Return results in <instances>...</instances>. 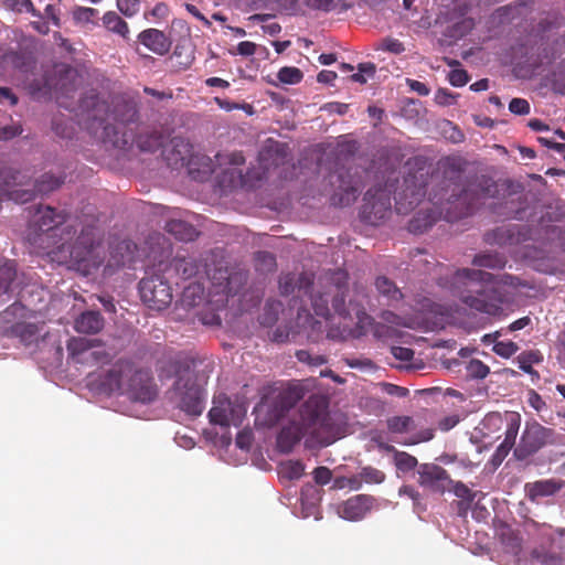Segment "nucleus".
<instances>
[{
  "instance_id": "0eeeda50",
  "label": "nucleus",
  "mask_w": 565,
  "mask_h": 565,
  "mask_svg": "<svg viewBox=\"0 0 565 565\" xmlns=\"http://www.w3.org/2000/svg\"><path fill=\"white\" fill-rule=\"evenodd\" d=\"M386 428L392 440L404 446H413L429 441L434 437V430L430 428L414 433L417 428L415 419L411 416H392L386 419Z\"/></svg>"
},
{
  "instance_id": "f257e3e1",
  "label": "nucleus",
  "mask_w": 565,
  "mask_h": 565,
  "mask_svg": "<svg viewBox=\"0 0 565 565\" xmlns=\"http://www.w3.org/2000/svg\"><path fill=\"white\" fill-rule=\"evenodd\" d=\"M302 438L308 448L328 446L337 439L324 407L318 398H309L302 405L299 419L281 430L278 445L284 451H289Z\"/></svg>"
},
{
  "instance_id": "ddd939ff",
  "label": "nucleus",
  "mask_w": 565,
  "mask_h": 565,
  "mask_svg": "<svg viewBox=\"0 0 565 565\" xmlns=\"http://www.w3.org/2000/svg\"><path fill=\"white\" fill-rule=\"evenodd\" d=\"M450 482L447 471L441 467L433 463H424L419 467L418 483L422 487L433 492L443 493L447 483Z\"/></svg>"
},
{
  "instance_id": "13d9d810",
  "label": "nucleus",
  "mask_w": 565,
  "mask_h": 565,
  "mask_svg": "<svg viewBox=\"0 0 565 565\" xmlns=\"http://www.w3.org/2000/svg\"><path fill=\"white\" fill-rule=\"evenodd\" d=\"M317 78L319 83L331 84L337 78V74L332 71H321Z\"/></svg>"
},
{
  "instance_id": "4be33fe9",
  "label": "nucleus",
  "mask_w": 565,
  "mask_h": 565,
  "mask_svg": "<svg viewBox=\"0 0 565 565\" xmlns=\"http://www.w3.org/2000/svg\"><path fill=\"white\" fill-rule=\"evenodd\" d=\"M406 189L403 192L405 199H409L408 204L413 206L419 202L420 196L423 195V181L418 180L416 175L411 178H406L404 181Z\"/></svg>"
},
{
  "instance_id": "a878e982",
  "label": "nucleus",
  "mask_w": 565,
  "mask_h": 565,
  "mask_svg": "<svg viewBox=\"0 0 565 565\" xmlns=\"http://www.w3.org/2000/svg\"><path fill=\"white\" fill-rule=\"evenodd\" d=\"M63 183V179L51 172H45L38 180V193H50L58 189Z\"/></svg>"
},
{
  "instance_id": "473e14b6",
  "label": "nucleus",
  "mask_w": 565,
  "mask_h": 565,
  "mask_svg": "<svg viewBox=\"0 0 565 565\" xmlns=\"http://www.w3.org/2000/svg\"><path fill=\"white\" fill-rule=\"evenodd\" d=\"M541 355L539 352H527L522 353L518 356L519 366L526 373H532V364L539 363L541 361Z\"/></svg>"
},
{
  "instance_id": "338daca9",
  "label": "nucleus",
  "mask_w": 565,
  "mask_h": 565,
  "mask_svg": "<svg viewBox=\"0 0 565 565\" xmlns=\"http://www.w3.org/2000/svg\"><path fill=\"white\" fill-rule=\"evenodd\" d=\"M529 323H530V318L523 317V318L518 319L516 321L512 322L510 326V329L512 331H518V330L525 328Z\"/></svg>"
},
{
  "instance_id": "7c9ffc66",
  "label": "nucleus",
  "mask_w": 565,
  "mask_h": 565,
  "mask_svg": "<svg viewBox=\"0 0 565 565\" xmlns=\"http://www.w3.org/2000/svg\"><path fill=\"white\" fill-rule=\"evenodd\" d=\"M332 488L335 490L350 489L359 490L361 488V479L359 476L353 477H339L333 480Z\"/></svg>"
},
{
  "instance_id": "1a4fd4ad",
  "label": "nucleus",
  "mask_w": 565,
  "mask_h": 565,
  "mask_svg": "<svg viewBox=\"0 0 565 565\" xmlns=\"http://www.w3.org/2000/svg\"><path fill=\"white\" fill-rule=\"evenodd\" d=\"M142 301L151 309H166L172 301V290L160 276L143 278L139 284Z\"/></svg>"
},
{
  "instance_id": "4d7b16f0",
  "label": "nucleus",
  "mask_w": 565,
  "mask_h": 565,
  "mask_svg": "<svg viewBox=\"0 0 565 565\" xmlns=\"http://www.w3.org/2000/svg\"><path fill=\"white\" fill-rule=\"evenodd\" d=\"M454 492L457 497L462 498V499H470V497H471L470 489L462 482L455 483Z\"/></svg>"
},
{
  "instance_id": "774afa93",
  "label": "nucleus",
  "mask_w": 565,
  "mask_h": 565,
  "mask_svg": "<svg viewBox=\"0 0 565 565\" xmlns=\"http://www.w3.org/2000/svg\"><path fill=\"white\" fill-rule=\"evenodd\" d=\"M399 494L403 495H407L411 499H413L414 501L417 500L418 498V493L411 487H407V486H404L399 489Z\"/></svg>"
},
{
  "instance_id": "e2e57ef3",
  "label": "nucleus",
  "mask_w": 565,
  "mask_h": 565,
  "mask_svg": "<svg viewBox=\"0 0 565 565\" xmlns=\"http://www.w3.org/2000/svg\"><path fill=\"white\" fill-rule=\"evenodd\" d=\"M409 86L413 90L417 92L419 95L425 96V95L429 94V89L426 87V85L418 81H412L409 83Z\"/></svg>"
},
{
  "instance_id": "4468645a",
  "label": "nucleus",
  "mask_w": 565,
  "mask_h": 565,
  "mask_svg": "<svg viewBox=\"0 0 565 565\" xmlns=\"http://www.w3.org/2000/svg\"><path fill=\"white\" fill-rule=\"evenodd\" d=\"M373 498L365 494L354 495L338 504L337 514L348 521L363 519L372 509Z\"/></svg>"
},
{
  "instance_id": "37998d69",
  "label": "nucleus",
  "mask_w": 565,
  "mask_h": 565,
  "mask_svg": "<svg viewBox=\"0 0 565 565\" xmlns=\"http://www.w3.org/2000/svg\"><path fill=\"white\" fill-rule=\"evenodd\" d=\"M460 419L461 418L458 414L445 416L443 419L439 420L438 427L444 431H448L451 428H454L460 422Z\"/></svg>"
},
{
  "instance_id": "de8ad7c7",
  "label": "nucleus",
  "mask_w": 565,
  "mask_h": 565,
  "mask_svg": "<svg viewBox=\"0 0 565 565\" xmlns=\"http://www.w3.org/2000/svg\"><path fill=\"white\" fill-rule=\"evenodd\" d=\"M393 355L401 361H411L414 356V351L408 348L402 347H393L392 348Z\"/></svg>"
},
{
  "instance_id": "0e129e2a",
  "label": "nucleus",
  "mask_w": 565,
  "mask_h": 565,
  "mask_svg": "<svg viewBox=\"0 0 565 565\" xmlns=\"http://www.w3.org/2000/svg\"><path fill=\"white\" fill-rule=\"evenodd\" d=\"M188 12H190L198 20L203 21L206 25H210L209 20L198 10V8L193 4H185Z\"/></svg>"
},
{
  "instance_id": "7ed1b4c3",
  "label": "nucleus",
  "mask_w": 565,
  "mask_h": 565,
  "mask_svg": "<svg viewBox=\"0 0 565 565\" xmlns=\"http://www.w3.org/2000/svg\"><path fill=\"white\" fill-rule=\"evenodd\" d=\"M481 425L484 435L503 431L504 439L498 446L492 457V462L499 466L515 445L521 426V416L514 412H507L504 414L490 413L484 417Z\"/></svg>"
},
{
  "instance_id": "49530a36",
  "label": "nucleus",
  "mask_w": 565,
  "mask_h": 565,
  "mask_svg": "<svg viewBox=\"0 0 565 565\" xmlns=\"http://www.w3.org/2000/svg\"><path fill=\"white\" fill-rule=\"evenodd\" d=\"M41 18L47 19L49 23L53 24L54 26H57L60 22L57 8L53 4H47L44 10V14Z\"/></svg>"
},
{
  "instance_id": "393cba45",
  "label": "nucleus",
  "mask_w": 565,
  "mask_h": 565,
  "mask_svg": "<svg viewBox=\"0 0 565 565\" xmlns=\"http://www.w3.org/2000/svg\"><path fill=\"white\" fill-rule=\"evenodd\" d=\"M17 275L15 265L13 262H8L0 266V296L10 290Z\"/></svg>"
},
{
  "instance_id": "c9c22d12",
  "label": "nucleus",
  "mask_w": 565,
  "mask_h": 565,
  "mask_svg": "<svg viewBox=\"0 0 565 565\" xmlns=\"http://www.w3.org/2000/svg\"><path fill=\"white\" fill-rule=\"evenodd\" d=\"M493 351L503 358H510L518 351V345L511 341H500L493 345Z\"/></svg>"
},
{
  "instance_id": "6ab92c4d",
  "label": "nucleus",
  "mask_w": 565,
  "mask_h": 565,
  "mask_svg": "<svg viewBox=\"0 0 565 565\" xmlns=\"http://www.w3.org/2000/svg\"><path fill=\"white\" fill-rule=\"evenodd\" d=\"M79 333H98L104 328V319L97 311L83 312L74 323Z\"/></svg>"
},
{
  "instance_id": "e433bc0d",
  "label": "nucleus",
  "mask_w": 565,
  "mask_h": 565,
  "mask_svg": "<svg viewBox=\"0 0 565 565\" xmlns=\"http://www.w3.org/2000/svg\"><path fill=\"white\" fill-rule=\"evenodd\" d=\"M97 11L93 8L78 7L73 11V18L78 23H88Z\"/></svg>"
},
{
  "instance_id": "f8f14e48",
  "label": "nucleus",
  "mask_w": 565,
  "mask_h": 565,
  "mask_svg": "<svg viewBox=\"0 0 565 565\" xmlns=\"http://www.w3.org/2000/svg\"><path fill=\"white\" fill-rule=\"evenodd\" d=\"M7 195L15 203H28L35 196V181L20 171L11 173L7 181Z\"/></svg>"
},
{
  "instance_id": "423d86ee",
  "label": "nucleus",
  "mask_w": 565,
  "mask_h": 565,
  "mask_svg": "<svg viewBox=\"0 0 565 565\" xmlns=\"http://www.w3.org/2000/svg\"><path fill=\"white\" fill-rule=\"evenodd\" d=\"M66 246L63 244L62 249ZM70 258L84 271H89L90 268L97 267L100 264V256L98 252V239L96 231L88 227L82 231L74 245L68 246Z\"/></svg>"
},
{
  "instance_id": "aec40b11",
  "label": "nucleus",
  "mask_w": 565,
  "mask_h": 565,
  "mask_svg": "<svg viewBox=\"0 0 565 565\" xmlns=\"http://www.w3.org/2000/svg\"><path fill=\"white\" fill-rule=\"evenodd\" d=\"M63 216L50 206H38V230L50 231L61 224Z\"/></svg>"
},
{
  "instance_id": "cd10ccee",
  "label": "nucleus",
  "mask_w": 565,
  "mask_h": 565,
  "mask_svg": "<svg viewBox=\"0 0 565 565\" xmlns=\"http://www.w3.org/2000/svg\"><path fill=\"white\" fill-rule=\"evenodd\" d=\"M302 72L292 66H286L279 70L277 77L278 79L288 85L298 84L302 79Z\"/></svg>"
},
{
  "instance_id": "3c124183",
  "label": "nucleus",
  "mask_w": 565,
  "mask_h": 565,
  "mask_svg": "<svg viewBox=\"0 0 565 565\" xmlns=\"http://www.w3.org/2000/svg\"><path fill=\"white\" fill-rule=\"evenodd\" d=\"M236 445L241 449H248L252 445V433L241 431L236 437Z\"/></svg>"
},
{
  "instance_id": "f3484780",
  "label": "nucleus",
  "mask_w": 565,
  "mask_h": 565,
  "mask_svg": "<svg viewBox=\"0 0 565 565\" xmlns=\"http://www.w3.org/2000/svg\"><path fill=\"white\" fill-rule=\"evenodd\" d=\"M565 487V481L545 479L526 483L525 494L532 502H540L543 498L552 497Z\"/></svg>"
},
{
  "instance_id": "9d476101",
  "label": "nucleus",
  "mask_w": 565,
  "mask_h": 565,
  "mask_svg": "<svg viewBox=\"0 0 565 565\" xmlns=\"http://www.w3.org/2000/svg\"><path fill=\"white\" fill-rule=\"evenodd\" d=\"M360 321L363 326L369 324L374 337L381 340L398 338L401 335V328H414L411 319L401 318L391 311L383 312L381 321L375 323L367 316L363 317Z\"/></svg>"
},
{
  "instance_id": "bb28decb",
  "label": "nucleus",
  "mask_w": 565,
  "mask_h": 565,
  "mask_svg": "<svg viewBox=\"0 0 565 565\" xmlns=\"http://www.w3.org/2000/svg\"><path fill=\"white\" fill-rule=\"evenodd\" d=\"M393 460L396 468L403 472L413 470L418 463L414 456L399 450L395 451Z\"/></svg>"
},
{
  "instance_id": "2eb2a0df",
  "label": "nucleus",
  "mask_w": 565,
  "mask_h": 565,
  "mask_svg": "<svg viewBox=\"0 0 565 565\" xmlns=\"http://www.w3.org/2000/svg\"><path fill=\"white\" fill-rule=\"evenodd\" d=\"M551 436V430L533 423L527 424L520 440V447L529 455L540 449Z\"/></svg>"
},
{
  "instance_id": "58836bf2",
  "label": "nucleus",
  "mask_w": 565,
  "mask_h": 565,
  "mask_svg": "<svg viewBox=\"0 0 565 565\" xmlns=\"http://www.w3.org/2000/svg\"><path fill=\"white\" fill-rule=\"evenodd\" d=\"M509 110L515 115H527L530 104L523 98H513L509 104Z\"/></svg>"
},
{
  "instance_id": "2f4dec72",
  "label": "nucleus",
  "mask_w": 565,
  "mask_h": 565,
  "mask_svg": "<svg viewBox=\"0 0 565 565\" xmlns=\"http://www.w3.org/2000/svg\"><path fill=\"white\" fill-rule=\"evenodd\" d=\"M466 369L467 375L473 379H484L489 373V367L479 360H471Z\"/></svg>"
},
{
  "instance_id": "dca6fc26",
  "label": "nucleus",
  "mask_w": 565,
  "mask_h": 565,
  "mask_svg": "<svg viewBox=\"0 0 565 565\" xmlns=\"http://www.w3.org/2000/svg\"><path fill=\"white\" fill-rule=\"evenodd\" d=\"M81 84L82 78L75 70L70 67L64 68L63 75L58 79L55 90L58 104L66 108L70 107L65 99L68 97H74V94Z\"/></svg>"
},
{
  "instance_id": "72a5a7b5",
  "label": "nucleus",
  "mask_w": 565,
  "mask_h": 565,
  "mask_svg": "<svg viewBox=\"0 0 565 565\" xmlns=\"http://www.w3.org/2000/svg\"><path fill=\"white\" fill-rule=\"evenodd\" d=\"M377 50L387 51L393 54H401L405 47L403 43L396 39L386 38L383 39L376 46Z\"/></svg>"
},
{
  "instance_id": "ea45409f",
  "label": "nucleus",
  "mask_w": 565,
  "mask_h": 565,
  "mask_svg": "<svg viewBox=\"0 0 565 565\" xmlns=\"http://www.w3.org/2000/svg\"><path fill=\"white\" fill-rule=\"evenodd\" d=\"M6 6L17 12H33L31 0H6Z\"/></svg>"
},
{
  "instance_id": "69168bd1",
  "label": "nucleus",
  "mask_w": 565,
  "mask_h": 565,
  "mask_svg": "<svg viewBox=\"0 0 565 565\" xmlns=\"http://www.w3.org/2000/svg\"><path fill=\"white\" fill-rule=\"evenodd\" d=\"M206 84L212 87H222V88H226L230 85L228 82H226L225 79H222L220 77L207 78Z\"/></svg>"
},
{
  "instance_id": "603ef678",
  "label": "nucleus",
  "mask_w": 565,
  "mask_h": 565,
  "mask_svg": "<svg viewBox=\"0 0 565 565\" xmlns=\"http://www.w3.org/2000/svg\"><path fill=\"white\" fill-rule=\"evenodd\" d=\"M119 372L120 370H117V367L110 370L109 380L106 382L110 390L120 388L121 380L119 377Z\"/></svg>"
},
{
  "instance_id": "864d4df0",
  "label": "nucleus",
  "mask_w": 565,
  "mask_h": 565,
  "mask_svg": "<svg viewBox=\"0 0 565 565\" xmlns=\"http://www.w3.org/2000/svg\"><path fill=\"white\" fill-rule=\"evenodd\" d=\"M21 132H22V129L20 127H12V126L3 127L0 129V139L8 140V139H11V138L20 135Z\"/></svg>"
},
{
  "instance_id": "79ce46f5",
  "label": "nucleus",
  "mask_w": 565,
  "mask_h": 565,
  "mask_svg": "<svg viewBox=\"0 0 565 565\" xmlns=\"http://www.w3.org/2000/svg\"><path fill=\"white\" fill-rule=\"evenodd\" d=\"M449 82L451 83V85L457 87L463 86L468 82L467 73L463 70L459 68L452 70L449 73Z\"/></svg>"
},
{
  "instance_id": "b1692460",
  "label": "nucleus",
  "mask_w": 565,
  "mask_h": 565,
  "mask_svg": "<svg viewBox=\"0 0 565 565\" xmlns=\"http://www.w3.org/2000/svg\"><path fill=\"white\" fill-rule=\"evenodd\" d=\"M305 466L298 460H287L279 465V475L288 480H296L302 477Z\"/></svg>"
},
{
  "instance_id": "8fccbe9b",
  "label": "nucleus",
  "mask_w": 565,
  "mask_h": 565,
  "mask_svg": "<svg viewBox=\"0 0 565 565\" xmlns=\"http://www.w3.org/2000/svg\"><path fill=\"white\" fill-rule=\"evenodd\" d=\"M256 52V44L249 41H243L237 45V53L243 56H250Z\"/></svg>"
},
{
  "instance_id": "9b49d317",
  "label": "nucleus",
  "mask_w": 565,
  "mask_h": 565,
  "mask_svg": "<svg viewBox=\"0 0 565 565\" xmlns=\"http://www.w3.org/2000/svg\"><path fill=\"white\" fill-rule=\"evenodd\" d=\"M30 316V310L20 301L13 302L0 313L2 321L11 323L12 331L20 337V341L25 345L33 342L35 328L32 324L25 326L23 320Z\"/></svg>"
},
{
  "instance_id": "f704fd0d",
  "label": "nucleus",
  "mask_w": 565,
  "mask_h": 565,
  "mask_svg": "<svg viewBox=\"0 0 565 565\" xmlns=\"http://www.w3.org/2000/svg\"><path fill=\"white\" fill-rule=\"evenodd\" d=\"M117 7L126 17H132L139 11L140 3L139 0H117Z\"/></svg>"
},
{
  "instance_id": "680f3d73",
  "label": "nucleus",
  "mask_w": 565,
  "mask_h": 565,
  "mask_svg": "<svg viewBox=\"0 0 565 565\" xmlns=\"http://www.w3.org/2000/svg\"><path fill=\"white\" fill-rule=\"evenodd\" d=\"M539 141L547 147V148H553L557 151H563L565 149V145H562V143H556L554 142L552 139H548V138H545V137H540L539 138Z\"/></svg>"
},
{
  "instance_id": "bf43d9fd",
  "label": "nucleus",
  "mask_w": 565,
  "mask_h": 565,
  "mask_svg": "<svg viewBox=\"0 0 565 565\" xmlns=\"http://www.w3.org/2000/svg\"><path fill=\"white\" fill-rule=\"evenodd\" d=\"M529 403L532 407H534L536 411L542 409V407L545 405L544 401L541 398V396L535 392H530L529 394Z\"/></svg>"
},
{
  "instance_id": "6e6d98bb",
  "label": "nucleus",
  "mask_w": 565,
  "mask_h": 565,
  "mask_svg": "<svg viewBox=\"0 0 565 565\" xmlns=\"http://www.w3.org/2000/svg\"><path fill=\"white\" fill-rule=\"evenodd\" d=\"M279 286L282 294L291 292L294 290V277L291 275L281 277Z\"/></svg>"
},
{
  "instance_id": "a18cd8bd",
  "label": "nucleus",
  "mask_w": 565,
  "mask_h": 565,
  "mask_svg": "<svg viewBox=\"0 0 565 565\" xmlns=\"http://www.w3.org/2000/svg\"><path fill=\"white\" fill-rule=\"evenodd\" d=\"M18 97L9 87L0 86V104H9L11 106L17 105Z\"/></svg>"
},
{
  "instance_id": "c85d7f7f",
  "label": "nucleus",
  "mask_w": 565,
  "mask_h": 565,
  "mask_svg": "<svg viewBox=\"0 0 565 565\" xmlns=\"http://www.w3.org/2000/svg\"><path fill=\"white\" fill-rule=\"evenodd\" d=\"M375 285H376L377 290L382 295L386 296L387 298L393 299V300H398L401 298L399 290L387 278H385V277L377 278Z\"/></svg>"
},
{
  "instance_id": "5fc2aeb1",
  "label": "nucleus",
  "mask_w": 565,
  "mask_h": 565,
  "mask_svg": "<svg viewBox=\"0 0 565 565\" xmlns=\"http://www.w3.org/2000/svg\"><path fill=\"white\" fill-rule=\"evenodd\" d=\"M372 440L377 445V447L381 449V450H384V451H387V452H392L393 455L395 454V451H397V449L385 443L384 439H383V436L381 434H377L375 435Z\"/></svg>"
},
{
  "instance_id": "09e8293b",
  "label": "nucleus",
  "mask_w": 565,
  "mask_h": 565,
  "mask_svg": "<svg viewBox=\"0 0 565 565\" xmlns=\"http://www.w3.org/2000/svg\"><path fill=\"white\" fill-rule=\"evenodd\" d=\"M307 6L317 10L329 11L334 7L333 0H306Z\"/></svg>"
},
{
  "instance_id": "c756f323",
  "label": "nucleus",
  "mask_w": 565,
  "mask_h": 565,
  "mask_svg": "<svg viewBox=\"0 0 565 565\" xmlns=\"http://www.w3.org/2000/svg\"><path fill=\"white\" fill-rule=\"evenodd\" d=\"M362 481L366 483H382L385 480V473L373 467H364L358 475Z\"/></svg>"
},
{
  "instance_id": "412c9836",
  "label": "nucleus",
  "mask_w": 565,
  "mask_h": 565,
  "mask_svg": "<svg viewBox=\"0 0 565 565\" xmlns=\"http://www.w3.org/2000/svg\"><path fill=\"white\" fill-rule=\"evenodd\" d=\"M167 231L184 242L193 241L198 236L196 230L191 224L180 220L170 221L167 224Z\"/></svg>"
},
{
  "instance_id": "6e6552de",
  "label": "nucleus",
  "mask_w": 565,
  "mask_h": 565,
  "mask_svg": "<svg viewBox=\"0 0 565 565\" xmlns=\"http://www.w3.org/2000/svg\"><path fill=\"white\" fill-rule=\"evenodd\" d=\"M246 405L238 399H230L225 395H218L213 401L209 412L211 423L220 426H239L246 416Z\"/></svg>"
},
{
  "instance_id": "052dcab7",
  "label": "nucleus",
  "mask_w": 565,
  "mask_h": 565,
  "mask_svg": "<svg viewBox=\"0 0 565 565\" xmlns=\"http://www.w3.org/2000/svg\"><path fill=\"white\" fill-rule=\"evenodd\" d=\"M326 107L330 113H337L339 115H343L348 110V105L340 103H330Z\"/></svg>"
},
{
  "instance_id": "5701e85b",
  "label": "nucleus",
  "mask_w": 565,
  "mask_h": 565,
  "mask_svg": "<svg viewBox=\"0 0 565 565\" xmlns=\"http://www.w3.org/2000/svg\"><path fill=\"white\" fill-rule=\"evenodd\" d=\"M103 23L107 30L126 38L129 33L127 23L115 12H107L103 17Z\"/></svg>"
},
{
  "instance_id": "4c0bfd02",
  "label": "nucleus",
  "mask_w": 565,
  "mask_h": 565,
  "mask_svg": "<svg viewBox=\"0 0 565 565\" xmlns=\"http://www.w3.org/2000/svg\"><path fill=\"white\" fill-rule=\"evenodd\" d=\"M375 73V66L372 63H364L359 65V73L351 76L352 81L364 84L366 83V76H372Z\"/></svg>"
},
{
  "instance_id": "39448f33",
  "label": "nucleus",
  "mask_w": 565,
  "mask_h": 565,
  "mask_svg": "<svg viewBox=\"0 0 565 565\" xmlns=\"http://www.w3.org/2000/svg\"><path fill=\"white\" fill-rule=\"evenodd\" d=\"M490 279L491 275L483 270L461 269L456 273L454 284L456 289L459 291V297L465 303L478 311L486 312L488 315H494L499 309L497 305L488 303L483 299L473 297L471 295H466L465 291L460 290L463 287L468 292L480 294L481 284L488 282Z\"/></svg>"
},
{
  "instance_id": "a211bd4d",
  "label": "nucleus",
  "mask_w": 565,
  "mask_h": 565,
  "mask_svg": "<svg viewBox=\"0 0 565 565\" xmlns=\"http://www.w3.org/2000/svg\"><path fill=\"white\" fill-rule=\"evenodd\" d=\"M140 42L156 54L169 52L171 42L166 34L157 29H148L139 34Z\"/></svg>"
},
{
  "instance_id": "c03bdc74",
  "label": "nucleus",
  "mask_w": 565,
  "mask_h": 565,
  "mask_svg": "<svg viewBox=\"0 0 565 565\" xmlns=\"http://www.w3.org/2000/svg\"><path fill=\"white\" fill-rule=\"evenodd\" d=\"M297 359L300 362L308 363V364H315V365H321L324 363V359L320 355H317L312 358L310 353L306 350H300L297 352Z\"/></svg>"
},
{
  "instance_id": "a19ab883",
  "label": "nucleus",
  "mask_w": 565,
  "mask_h": 565,
  "mask_svg": "<svg viewBox=\"0 0 565 565\" xmlns=\"http://www.w3.org/2000/svg\"><path fill=\"white\" fill-rule=\"evenodd\" d=\"M313 479L319 484H327L332 479V472L327 467H318L313 471Z\"/></svg>"
},
{
  "instance_id": "20e7f679",
  "label": "nucleus",
  "mask_w": 565,
  "mask_h": 565,
  "mask_svg": "<svg viewBox=\"0 0 565 565\" xmlns=\"http://www.w3.org/2000/svg\"><path fill=\"white\" fill-rule=\"evenodd\" d=\"M303 396L299 386H288L284 390H274L265 396L255 407L256 423L271 426L281 418Z\"/></svg>"
},
{
  "instance_id": "f03ea898",
  "label": "nucleus",
  "mask_w": 565,
  "mask_h": 565,
  "mask_svg": "<svg viewBox=\"0 0 565 565\" xmlns=\"http://www.w3.org/2000/svg\"><path fill=\"white\" fill-rule=\"evenodd\" d=\"M209 365H188L178 372L173 398L185 413L196 416L203 411V387L210 376Z\"/></svg>"
}]
</instances>
